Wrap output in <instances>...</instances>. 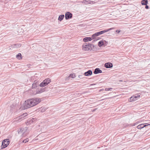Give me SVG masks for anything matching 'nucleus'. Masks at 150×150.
<instances>
[{
  "label": "nucleus",
  "instance_id": "7ed1b4c3",
  "mask_svg": "<svg viewBox=\"0 0 150 150\" xmlns=\"http://www.w3.org/2000/svg\"><path fill=\"white\" fill-rule=\"evenodd\" d=\"M92 45L90 44L85 43L82 46V49L84 51H88L91 50Z\"/></svg>",
  "mask_w": 150,
  "mask_h": 150
},
{
  "label": "nucleus",
  "instance_id": "f8f14e48",
  "mask_svg": "<svg viewBox=\"0 0 150 150\" xmlns=\"http://www.w3.org/2000/svg\"><path fill=\"white\" fill-rule=\"evenodd\" d=\"M114 29V28H110L108 29H107V30H102L101 31H100V34H103L104 33H105L107 32H108V31L110 30H112Z\"/></svg>",
  "mask_w": 150,
  "mask_h": 150
},
{
  "label": "nucleus",
  "instance_id": "aec40b11",
  "mask_svg": "<svg viewBox=\"0 0 150 150\" xmlns=\"http://www.w3.org/2000/svg\"><path fill=\"white\" fill-rule=\"evenodd\" d=\"M69 77H71L72 78H74L75 77V75L74 74H70Z\"/></svg>",
  "mask_w": 150,
  "mask_h": 150
},
{
  "label": "nucleus",
  "instance_id": "6ab92c4d",
  "mask_svg": "<svg viewBox=\"0 0 150 150\" xmlns=\"http://www.w3.org/2000/svg\"><path fill=\"white\" fill-rule=\"evenodd\" d=\"M37 84L36 83L34 82L33 83V84L32 86V88H35L36 87H37Z\"/></svg>",
  "mask_w": 150,
  "mask_h": 150
},
{
  "label": "nucleus",
  "instance_id": "72a5a7b5",
  "mask_svg": "<svg viewBox=\"0 0 150 150\" xmlns=\"http://www.w3.org/2000/svg\"><path fill=\"white\" fill-rule=\"evenodd\" d=\"M81 75H79L78 77H79V78H81Z\"/></svg>",
  "mask_w": 150,
  "mask_h": 150
},
{
  "label": "nucleus",
  "instance_id": "a878e982",
  "mask_svg": "<svg viewBox=\"0 0 150 150\" xmlns=\"http://www.w3.org/2000/svg\"><path fill=\"white\" fill-rule=\"evenodd\" d=\"M28 139H25L24 140H23V143H26L27 142H28Z\"/></svg>",
  "mask_w": 150,
  "mask_h": 150
},
{
  "label": "nucleus",
  "instance_id": "58836bf2",
  "mask_svg": "<svg viewBox=\"0 0 150 150\" xmlns=\"http://www.w3.org/2000/svg\"><path fill=\"white\" fill-rule=\"evenodd\" d=\"M57 18V16L56 17H55V18Z\"/></svg>",
  "mask_w": 150,
  "mask_h": 150
},
{
  "label": "nucleus",
  "instance_id": "e433bc0d",
  "mask_svg": "<svg viewBox=\"0 0 150 150\" xmlns=\"http://www.w3.org/2000/svg\"><path fill=\"white\" fill-rule=\"evenodd\" d=\"M95 85L94 84H91V85H90V86H91V85Z\"/></svg>",
  "mask_w": 150,
  "mask_h": 150
},
{
  "label": "nucleus",
  "instance_id": "f03ea898",
  "mask_svg": "<svg viewBox=\"0 0 150 150\" xmlns=\"http://www.w3.org/2000/svg\"><path fill=\"white\" fill-rule=\"evenodd\" d=\"M27 127L20 128L18 130V133L23 137L25 136L28 133Z\"/></svg>",
  "mask_w": 150,
  "mask_h": 150
},
{
  "label": "nucleus",
  "instance_id": "c85d7f7f",
  "mask_svg": "<svg viewBox=\"0 0 150 150\" xmlns=\"http://www.w3.org/2000/svg\"><path fill=\"white\" fill-rule=\"evenodd\" d=\"M96 35L97 36L101 35L100 32H99L96 33Z\"/></svg>",
  "mask_w": 150,
  "mask_h": 150
},
{
  "label": "nucleus",
  "instance_id": "1a4fd4ad",
  "mask_svg": "<svg viewBox=\"0 0 150 150\" xmlns=\"http://www.w3.org/2000/svg\"><path fill=\"white\" fill-rule=\"evenodd\" d=\"M45 91V89L43 88L40 89H37L36 90V93L37 94L40 93L44 92Z\"/></svg>",
  "mask_w": 150,
  "mask_h": 150
},
{
  "label": "nucleus",
  "instance_id": "4468645a",
  "mask_svg": "<svg viewBox=\"0 0 150 150\" xmlns=\"http://www.w3.org/2000/svg\"><path fill=\"white\" fill-rule=\"evenodd\" d=\"M22 120V119H21V117L20 116L19 117H17L14 118V122L18 121V122H19L21 121Z\"/></svg>",
  "mask_w": 150,
  "mask_h": 150
},
{
  "label": "nucleus",
  "instance_id": "7c9ffc66",
  "mask_svg": "<svg viewBox=\"0 0 150 150\" xmlns=\"http://www.w3.org/2000/svg\"><path fill=\"white\" fill-rule=\"evenodd\" d=\"M46 110L45 108H43L42 110H41V112H44Z\"/></svg>",
  "mask_w": 150,
  "mask_h": 150
},
{
  "label": "nucleus",
  "instance_id": "39448f33",
  "mask_svg": "<svg viewBox=\"0 0 150 150\" xmlns=\"http://www.w3.org/2000/svg\"><path fill=\"white\" fill-rule=\"evenodd\" d=\"M10 142L8 139H6L3 141L2 143L1 149L6 147L9 144Z\"/></svg>",
  "mask_w": 150,
  "mask_h": 150
},
{
  "label": "nucleus",
  "instance_id": "393cba45",
  "mask_svg": "<svg viewBox=\"0 0 150 150\" xmlns=\"http://www.w3.org/2000/svg\"><path fill=\"white\" fill-rule=\"evenodd\" d=\"M21 45H14V47L18 48L21 47Z\"/></svg>",
  "mask_w": 150,
  "mask_h": 150
},
{
  "label": "nucleus",
  "instance_id": "c9c22d12",
  "mask_svg": "<svg viewBox=\"0 0 150 150\" xmlns=\"http://www.w3.org/2000/svg\"><path fill=\"white\" fill-rule=\"evenodd\" d=\"M33 120H34V119H32V120H31V121H32V122H33Z\"/></svg>",
  "mask_w": 150,
  "mask_h": 150
},
{
  "label": "nucleus",
  "instance_id": "9b49d317",
  "mask_svg": "<svg viewBox=\"0 0 150 150\" xmlns=\"http://www.w3.org/2000/svg\"><path fill=\"white\" fill-rule=\"evenodd\" d=\"M92 71L91 70H89L84 73V75L85 76H89L92 75Z\"/></svg>",
  "mask_w": 150,
  "mask_h": 150
},
{
  "label": "nucleus",
  "instance_id": "4be33fe9",
  "mask_svg": "<svg viewBox=\"0 0 150 150\" xmlns=\"http://www.w3.org/2000/svg\"><path fill=\"white\" fill-rule=\"evenodd\" d=\"M112 89V88H106L105 89V91H111V90Z\"/></svg>",
  "mask_w": 150,
  "mask_h": 150
},
{
  "label": "nucleus",
  "instance_id": "5701e85b",
  "mask_svg": "<svg viewBox=\"0 0 150 150\" xmlns=\"http://www.w3.org/2000/svg\"><path fill=\"white\" fill-rule=\"evenodd\" d=\"M134 98H135L136 100H137L138 98H139L140 97V96L137 95V96H134Z\"/></svg>",
  "mask_w": 150,
  "mask_h": 150
},
{
  "label": "nucleus",
  "instance_id": "ddd939ff",
  "mask_svg": "<svg viewBox=\"0 0 150 150\" xmlns=\"http://www.w3.org/2000/svg\"><path fill=\"white\" fill-rule=\"evenodd\" d=\"M92 40V38L90 37H86L84 38L83 41L84 42H87L89 41H91Z\"/></svg>",
  "mask_w": 150,
  "mask_h": 150
},
{
  "label": "nucleus",
  "instance_id": "412c9836",
  "mask_svg": "<svg viewBox=\"0 0 150 150\" xmlns=\"http://www.w3.org/2000/svg\"><path fill=\"white\" fill-rule=\"evenodd\" d=\"M64 16L63 14H62L59 15L58 19H63L64 18Z\"/></svg>",
  "mask_w": 150,
  "mask_h": 150
},
{
  "label": "nucleus",
  "instance_id": "ea45409f",
  "mask_svg": "<svg viewBox=\"0 0 150 150\" xmlns=\"http://www.w3.org/2000/svg\"><path fill=\"white\" fill-rule=\"evenodd\" d=\"M120 81H122V80Z\"/></svg>",
  "mask_w": 150,
  "mask_h": 150
},
{
  "label": "nucleus",
  "instance_id": "9d476101",
  "mask_svg": "<svg viewBox=\"0 0 150 150\" xmlns=\"http://www.w3.org/2000/svg\"><path fill=\"white\" fill-rule=\"evenodd\" d=\"M93 73L95 74H97L102 73V71L99 68H97L95 69Z\"/></svg>",
  "mask_w": 150,
  "mask_h": 150
},
{
  "label": "nucleus",
  "instance_id": "f3484780",
  "mask_svg": "<svg viewBox=\"0 0 150 150\" xmlns=\"http://www.w3.org/2000/svg\"><path fill=\"white\" fill-rule=\"evenodd\" d=\"M16 57L19 59H21L22 58L21 54L20 53H19L17 55Z\"/></svg>",
  "mask_w": 150,
  "mask_h": 150
},
{
  "label": "nucleus",
  "instance_id": "2eb2a0df",
  "mask_svg": "<svg viewBox=\"0 0 150 150\" xmlns=\"http://www.w3.org/2000/svg\"><path fill=\"white\" fill-rule=\"evenodd\" d=\"M148 4L147 0H142L141 1V4L142 5H146Z\"/></svg>",
  "mask_w": 150,
  "mask_h": 150
},
{
  "label": "nucleus",
  "instance_id": "4c0bfd02",
  "mask_svg": "<svg viewBox=\"0 0 150 150\" xmlns=\"http://www.w3.org/2000/svg\"><path fill=\"white\" fill-rule=\"evenodd\" d=\"M96 109H95L94 110H93V111H94L95 110H96Z\"/></svg>",
  "mask_w": 150,
  "mask_h": 150
},
{
  "label": "nucleus",
  "instance_id": "0eeeda50",
  "mask_svg": "<svg viewBox=\"0 0 150 150\" xmlns=\"http://www.w3.org/2000/svg\"><path fill=\"white\" fill-rule=\"evenodd\" d=\"M146 123L142 124L137 126V127L138 129H141L147 125H150V124L146 125Z\"/></svg>",
  "mask_w": 150,
  "mask_h": 150
},
{
  "label": "nucleus",
  "instance_id": "a211bd4d",
  "mask_svg": "<svg viewBox=\"0 0 150 150\" xmlns=\"http://www.w3.org/2000/svg\"><path fill=\"white\" fill-rule=\"evenodd\" d=\"M104 42L103 41H100L98 43V45L99 47H101L104 45Z\"/></svg>",
  "mask_w": 150,
  "mask_h": 150
},
{
  "label": "nucleus",
  "instance_id": "423d86ee",
  "mask_svg": "<svg viewBox=\"0 0 150 150\" xmlns=\"http://www.w3.org/2000/svg\"><path fill=\"white\" fill-rule=\"evenodd\" d=\"M72 14L70 12H67L65 14V19H70L72 18Z\"/></svg>",
  "mask_w": 150,
  "mask_h": 150
},
{
  "label": "nucleus",
  "instance_id": "c756f323",
  "mask_svg": "<svg viewBox=\"0 0 150 150\" xmlns=\"http://www.w3.org/2000/svg\"><path fill=\"white\" fill-rule=\"evenodd\" d=\"M146 6H145V8L146 9H148L149 8V6L147 5V4L146 5H145Z\"/></svg>",
  "mask_w": 150,
  "mask_h": 150
},
{
  "label": "nucleus",
  "instance_id": "bb28decb",
  "mask_svg": "<svg viewBox=\"0 0 150 150\" xmlns=\"http://www.w3.org/2000/svg\"><path fill=\"white\" fill-rule=\"evenodd\" d=\"M97 36V35H96V33L93 34V35H92V38H95L96 36Z\"/></svg>",
  "mask_w": 150,
  "mask_h": 150
},
{
  "label": "nucleus",
  "instance_id": "2f4dec72",
  "mask_svg": "<svg viewBox=\"0 0 150 150\" xmlns=\"http://www.w3.org/2000/svg\"><path fill=\"white\" fill-rule=\"evenodd\" d=\"M120 32V30H119L118 31L117 30L116 31V32H117V33H119Z\"/></svg>",
  "mask_w": 150,
  "mask_h": 150
},
{
  "label": "nucleus",
  "instance_id": "f704fd0d",
  "mask_svg": "<svg viewBox=\"0 0 150 150\" xmlns=\"http://www.w3.org/2000/svg\"><path fill=\"white\" fill-rule=\"evenodd\" d=\"M59 20V21H62V19H58Z\"/></svg>",
  "mask_w": 150,
  "mask_h": 150
},
{
  "label": "nucleus",
  "instance_id": "b1692460",
  "mask_svg": "<svg viewBox=\"0 0 150 150\" xmlns=\"http://www.w3.org/2000/svg\"><path fill=\"white\" fill-rule=\"evenodd\" d=\"M129 101L130 102H132V101H134V100H133V96H132L130 97L129 100Z\"/></svg>",
  "mask_w": 150,
  "mask_h": 150
},
{
  "label": "nucleus",
  "instance_id": "473e14b6",
  "mask_svg": "<svg viewBox=\"0 0 150 150\" xmlns=\"http://www.w3.org/2000/svg\"><path fill=\"white\" fill-rule=\"evenodd\" d=\"M133 100H134V101L136 100V99L134 98V96H133Z\"/></svg>",
  "mask_w": 150,
  "mask_h": 150
},
{
  "label": "nucleus",
  "instance_id": "6e6552de",
  "mask_svg": "<svg viewBox=\"0 0 150 150\" xmlns=\"http://www.w3.org/2000/svg\"><path fill=\"white\" fill-rule=\"evenodd\" d=\"M112 64L109 62L106 63L105 64V67L106 68H110L112 67Z\"/></svg>",
  "mask_w": 150,
  "mask_h": 150
},
{
  "label": "nucleus",
  "instance_id": "f257e3e1",
  "mask_svg": "<svg viewBox=\"0 0 150 150\" xmlns=\"http://www.w3.org/2000/svg\"><path fill=\"white\" fill-rule=\"evenodd\" d=\"M41 101V99L38 98L28 100L25 101V103L21 107V108L22 110H25L36 105L40 103Z\"/></svg>",
  "mask_w": 150,
  "mask_h": 150
},
{
  "label": "nucleus",
  "instance_id": "dca6fc26",
  "mask_svg": "<svg viewBox=\"0 0 150 150\" xmlns=\"http://www.w3.org/2000/svg\"><path fill=\"white\" fill-rule=\"evenodd\" d=\"M27 115V113H23L20 116L21 117V119H22V120H23L25 119V117Z\"/></svg>",
  "mask_w": 150,
  "mask_h": 150
},
{
  "label": "nucleus",
  "instance_id": "20e7f679",
  "mask_svg": "<svg viewBox=\"0 0 150 150\" xmlns=\"http://www.w3.org/2000/svg\"><path fill=\"white\" fill-rule=\"evenodd\" d=\"M51 79H47L44 80L42 82L40 83V86L41 87L45 86L49 83Z\"/></svg>",
  "mask_w": 150,
  "mask_h": 150
},
{
  "label": "nucleus",
  "instance_id": "cd10ccee",
  "mask_svg": "<svg viewBox=\"0 0 150 150\" xmlns=\"http://www.w3.org/2000/svg\"><path fill=\"white\" fill-rule=\"evenodd\" d=\"M97 36V35H96V33L93 34V35H92V38H95L96 36Z\"/></svg>",
  "mask_w": 150,
  "mask_h": 150
}]
</instances>
